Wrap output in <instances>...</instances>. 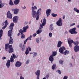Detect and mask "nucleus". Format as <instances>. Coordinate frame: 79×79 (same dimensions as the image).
Wrapping results in <instances>:
<instances>
[{"instance_id": "obj_1", "label": "nucleus", "mask_w": 79, "mask_h": 79, "mask_svg": "<svg viewBox=\"0 0 79 79\" xmlns=\"http://www.w3.org/2000/svg\"><path fill=\"white\" fill-rule=\"evenodd\" d=\"M37 7L34 6L31 7V15L34 18H36V20H39V16L41 15L40 11L42 10V9L40 8L39 9L37 12L35 11L34 10H37Z\"/></svg>"}, {"instance_id": "obj_2", "label": "nucleus", "mask_w": 79, "mask_h": 79, "mask_svg": "<svg viewBox=\"0 0 79 79\" xmlns=\"http://www.w3.org/2000/svg\"><path fill=\"white\" fill-rule=\"evenodd\" d=\"M13 27H14V23H12L10 24L9 27V29H11V30H9L8 31V36H9V37H10V41L9 42L10 44H13V40L12 38L11 37V34H12V30H13Z\"/></svg>"}, {"instance_id": "obj_3", "label": "nucleus", "mask_w": 79, "mask_h": 79, "mask_svg": "<svg viewBox=\"0 0 79 79\" xmlns=\"http://www.w3.org/2000/svg\"><path fill=\"white\" fill-rule=\"evenodd\" d=\"M68 42L69 45L70 47H72V43L74 44V45H75L77 46V45L79 44V42L77 41L75 42L74 41H73V40H71V38H69L68 39Z\"/></svg>"}, {"instance_id": "obj_4", "label": "nucleus", "mask_w": 79, "mask_h": 79, "mask_svg": "<svg viewBox=\"0 0 79 79\" xmlns=\"http://www.w3.org/2000/svg\"><path fill=\"white\" fill-rule=\"evenodd\" d=\"M44 19L43 20V22L42 24H40V27L39 28V29H41L43 28V27L46 24V19H45V17H44Z\"/></svg>"}, {"instance_id": "obj_5", "label": "nucleus", "mask_w": 79, "mask_h": 79, "mask_svg": "<svg viewBox=\"0 0 79 79\" xmlns=\"http://www.w3.org/2000/svg\"><path fill=\"white\" fill-rule=\"evenodd\" d=\"M28 27H29L28 25L26 27H24L23 28V30L21 29H20L19 31V32L21 33V34L22 32H26L27 31V30L28 29Z\"/></svg>"}, {"instance_id": "obj_6", "label": "nucleus", "mask_w": 79, "mask_h": 79, "mask_svg": "<svg viewBox=\"0 0 79 79\" xmlns=\"http://www.w3.org/2000/svg\"><path fill=\"white\" fill-rule=\"evenodd\" d=\"M56 24L58 26H61L63 25V20L61 18L59 19L56 22Z\"/></svg>"}, {"instance_id": "obj_7", "label": "nucleus", "mask_w": 79, "mask_h": 79, "mask_svg": "<svg viewBox=\"0 0 79 79\" xmlns=\"http://www.w3.org/2000/svg\"><path fill=\"white\" fill-rule=\"evenodd\" d=\"M76 27L71 29L69 30V32L72 34H77V32L76 31Z\"/></svg>"}, {"instance_id": "obj_8", "label": "nucleus", "mask_w": 79, "mask_h": 79, "mask_svg": "<svg viewBox=\"0 0 79 79\" xmlns=\"http://www.w3.org/2000/svg\"><path fill=\"white\" fill-rule=\"evenodd\" d=\"M6 15L7 18H9V19H12V16H13V15L11 14V13L10 12V11H8Z\"/></svg>"}, {"instance_id": "obj_9", "label": "nucleus", "mask_w": 79, "mask_h": 79, "mask_svg": "<svg viewBox=\"0 0 79 79\" xmlns=\"http://www.w3.org/2000/svg\"><path fill=\"white\" fill-rule=\"evenodd\" d=\"M11 47H12V45H10L8 46V48H9L8 52L9 53H13L14 52V49Z\"/></svg>"}, {"instance_id": "obj_10", "label": "nucleus", "mask_w": 79, "mask_h": 79, "mask_svg": "<svg viewBox=\"0 0 79 79\" xmlns=\"http://www.w3.org/2000/svg\"><path fill=\"white\" fill-rule=\"evenodd\" d=\"M19 19V17L18 16H14L13 18V20L14 23H18V20Z\"/></svg>"}, {"instance_id": "obj_11", "label": "nucleus", "mask_w": 79, "mask_h": 79, "mask_svg": "<svg viewBox=\"0 0 79 79\" xmlns=\"http://www.w3.org/2000/svg\"><path fill=\"white\" fill-rule=\"evenodd\" d=\"M16 58V55L15 54H13V56H11L10 59V63H13L14 62V59Z\"/></svg>"}, {"instance_id": "obj_12", "label": "nucleus", "mask_w": 79, "mask_h": 79, "mask_svg": "<svg viewBox=\"0 0 79 79\" xmlns=\"http://www.w3.org/2000/svg\"><path fill=\"white\" fill-rule=\"evenodd\" d=\"M64 50H65V48H64V46H63L62 47H60L59 49V52L62 54L63 53V51H64Z\"/></svg>"}, {"instance_id": "obj_13", "label": "nucleus", "mask_w": 79, "mask_h": 79, "mask_svg": "<svg viewBox=\"0 0 79 79\" xmlns=\"http://www.w3.org/2000/svg\"><path fill=\"white\" fill-rule=\"evenodd\" d=\"M6 66L8 69L10 68V66H11L10 60H7V62L6 63Z\"/></svg>"}, {"instance_id": "obj_14", "label": "nucleus", "mask_w": 79, "mask_h": 79, "mask_svg": "<svg viewBox=\"0 0 79 79\" xmlns=\"http://www.w3.org/2000/svg\"><path fill=\"white\" fill-rule=\"evenodd\" d=\"M51 12V9H47L46 11V13L47 15V17H48L50 15Z\"/></svg>"}, {"instance_id": "obj_15", "label": "nucleus", "mask_w": 79, "mask_h": 79, "mask_svg": "<svg viewBox=\"0 0 79 79\" xmlns=\"http://www.w3.org/2000/svg\"><path fill=\"white\" fill-rule=\"evenodd\" d=\"M22 63L19 61H17L16 62L15 66L16 67H20L21 66Z\"/></svg>"}, {"instance_id": "obj_16", "label": "nucleus", "mask_w": 79, "mask_h": 79, "mask_svg": "<svg viewBox=\"0 0 79 79\" xmlns=\"http://www.w3.org/2000/svg\"><path fill=\"white\" fill-rule=\"evenodd\" d=\"M74 51L75 52H79V46H75L74 48Z\"/></svg>"}, {"instance_id": "obj_17", "label": "nucleus", "mask_w": 79, "mask_h": 79, "mask_svg": "<svg viewBox=\"0 0 79 79\" xmlns=\"http://www.w3.org/2000/svg\"><path fill=\"white\" fill-rule=\"evenodd\" d=\"M5 23V26L2 27V29H5V28L6 27L8 24V20H6L4 22Z\"/></svg>"}, {"instance_id": "obj_18", "label": "nucleus", "mask_w": 79, "mask_h": 79, "mask_svg": "<svg viewBox=\"0 0 79 79\" xmlns=\"http://www.w3.org/2000/svg\"><path fill=\"white\" fill-rule=\"evenodd\" d=\"M19 9L15 8L14 10V14L15 15H18L19 13Z\"/></svg>"}, {"instance_id": "obj_19", "label": "nucleus", "mask_w": 79, "mask_h": 79, "mask_svg": "<svg viewBox=\"0 0 79 79\" xmlns=\"http://www.w3.org/2000/svg\"><path fill=\"white\" fill-rule=\"evenodd\" d=\"M54 56L53 55H51L49 58V60L50 61L52 62H52L54 60V59L53 58Z\"/></svg>"}, {"instance_id": "obj_20", "label": "nucleus", "mask_w": 79, "mask_h": 79, "mask_svg": "<svg viewBox=\"0 0 79 79\" xmlns=\"http://www.w3.org/2000/svg\"><path fill=\"white\" fill-rule=\"evenodd\" d=\"M63 43V42H61L60 41H59L58 42V43L57 44V47L58 48H60L61 47V44Z\"/></svg>"}, {"instance_id": "obj_21", "label": "nucleus", "mask_w": 79, "mask_h": 79, "mask_svg": "<svg viewBox=\"0 0 79 79\" xmlns=\"http://www.w3.org/2000/svg\"><path fill=\"white\" fill-rule=\"evenodd\" d=\"M19 2H20V0H15L14 1V4L16 5H18V4H19Z\"/></svg>"}, {"instance_id": "obj_22", "label": "nucleus", "mask_w": 79, "mask_h": 79, "mask_svg": "<svg viewBox=\"0 0 79 79\" xmlns=\"http://www.w3.org/2000/svg\"><path fill=\"white\" fill-rule=\"evenodd\" d=\"M49 29L50 31H53V24H51L50 26Z\"/></svg>"}, {"instance_id": "obj_23", "label": "nucleus", "mask_w": 79, "mask_h": 79, "mask_svg": "<svg viewBox=\"0 0 79 79\" xmlns=\"http://www.w3.org/2000/svg\"><path fill=\"white\" fill-rule=\"evenodd\" d=\"M8 45H9V44H6L5 46V49L6 51V52L8 51Z\"/></svg>"}, {"instance_id": "obj_24", "label": "nucleus", "mask_w": 79, "mask_h": 79, "mask_svg": "<svg viewBox=\"0 0 79 79\" xmlns=\"http://www.w3.org/2000/svg\"><path fill=\"white\" fill-rule=\"evenodd\" d=\"M35 74L37 76H40V70H38L35 73Z\"/></svg>"}, {"instance_id": "obj_25", "label": "nucleus", "mask_w": 79, "mask_h": 79, "mask_svg": "<svg viewBox=\"0 0 79 79\" xmlns=\"http://www.w3.org/2000/svg\"><path fill=\"white\" fill-rule=\"evenodd\" d=\"M69 51H68L67 50H65L64 53V55H68V54H69Z\"/></svg>"}, {"instance_id": "obj_26", "label": "nucleus", "mask_w": 79, "mask_h": 79, "mask_svg": "<svg viewBox=\"0 0 79 79\" xmlns=\"http://www.w3.org/2000/svg\"><path fill=\"white\" fill-rule=\"evenodd\" d=\"M42 30L39 29L36 31V33L37 34H40L41 32H42Z\"/></svg>"}, {"instance_id": "obj_27", "label": "nucleus", "mask_w": 79, "mask_h": 79, "mask_svg": "<svg viewBox=\"0 0 79 79\" xmlns=\"http://www.w3.org/2000/svg\"><path fill=\"white\" fill-rule=\"evenodd\" d=\"M3 30H0V37H2V35H3Z\"/></svg>"}, {"instance_id": "obj_28", "label": "nucleus", "mask_w": 79, "mask_h": 79, "mask_svg": "<svg viewBox=\"0 0 79 79\" xmlns=\"http://www.w3.org/2000/svg\"><path fill=\"white\" fill-rule=\"evenodd\" d=\"M29 49L28 48H27V49L25 51V54H26V55H27L28 54H29Z\"/></svg>"}, {"instance_id": "obj_29", "label": "nucleus", "mask_w": 79, "mask_h": 79, "mask_svg": "<svg viewBox=\"0 0 79 79\" xmlns=\"http://www.w3.org/2000/svg\"><path fill=\"white\" fill-rule=\"evenodd\" d=\"M9 5H11V6H13V5H14V4L12 1V0H10L9 2Z\"/></svg>"}, {"instance_id": "obj_30", "label": "nucleus", "mask_w": 79, "mask_h": 79, "mask_svg": "<svg viewBox=\"0 0 79 79\" xmlns=\"http://www.w3.org/2000/svg\"><path fill=\"white\" fill-rule=\"evenodd\" d=\"M57 54V52H53L52 53V55L53 56H56V54Z\"/></svg>"}, {"instance_id": "obj_31", "label": "nucleus", "mask_w": 79, "mask_h": 79, "mask_svg": "<svg viewBox=\"0 0 79 79\" xmlns=\"http://www.w3.org/2000/svg\"><path fill=\"white\" fill-rule=\"evenodd\" d=\"M4 6V3H2L0 4V8H3Z\"/></svg>"}, {"instance_id": "obj_32", "label": "nucleus", "mask_w": 79, "mask_h": 79, "mask_svg": "<svg viewBox=\"0 0 79 79\" xmlns=\"http://www.w3.org/2000/svg\"><path fill=\"white\" fill-rule=\"evenodd\" d=\"M52 16L53 17H56V16H58V15H57V14H55V13H53L52 14Z\"/></svg>"}, {"instance_id": "obj_33", "label": "nucleus", "mask_w": 79, "mask_h": 79, "mask_svg": "<svg viewBox=\"0 0 79 79\" xmlns=\"http://www.w3.org/2000/svg\"><path fill=\"white\" fill-rule=\"evenodd\" d=\"M63 60H60L59 61V63H60V64H63Z\"/></svg>"}, {"instance_id": "obj_34", "label": "nucleus", "mask_w": 79, "mask_h": 79, "mask_svg": "<svg viewBox=\"0 0 79 79\" xmlns=\"http://www.w3.org/2000/svg\"><path fill=\"white\" fill-rule=\"evenodd\" d=\"M55 67H56V65L55 64H53L52 66V69L54 70L55 69Z\"/></svg>"}, {"instance_id": "obj_35", "label": "nucleus", "mask_w": 79, "mask_h": 79, "mask_svg": "<svg viewBox=\"0 0 79 79\" xmlns=\"http://www.w3.org/2000/svg\"><path fill=\"white\" fill-rule=\"evenodd\" d=\"M32 38V35H30L29 37L27 39V40H31Z\"/></svg>"}, {"instance_id": "obj_36", "label": "nucleus", "mask_w": 79, "mask_h": 79, "mask_svg": "<svg viewBox=\"0 0 79 79\" xmlns=\"http://www.w3.org/2000/svg\"><path fill=\"white\" fill-rule=\"evenodd\" d=\"M29 61H30V60H27L26 62V64H28L29 63Z\"/></svg>"}, {"instance_id": "obj_37", "label": "nucleus", "mask_w": 79, "mask_h": 79, "mask_svg": "<svg viewBox=\"0 0 79 79\" xmlns=\"http://www.w3.org/2000/svg\"><path fill=\"white\" fill-rule=\"evenodd\" d=\"M21 38L22 39H24V37H25V35H24V34H23V33H21Z\"/></svg>"}, {"instance_id": "obj_38", "label": "nucleus", "mask_w": 79, "mask_h": 79, "mask_svg": "<svg viewBox=\"0 0 79 79\" xmlns=\"http://www.w3.org/2000/svg\"><path fill=\"white\" fill-rule=\"evenodd\" d=\"M49 36L50 37H52V33L50 32L49 34Z\"/></svg>"}, {"instance_id": "obj_39", "label": "nucleus", "mask_w": 79, "mask_h": 79, "mask_svg": "<svg viewBox=\"0 0 79 79\" xmlns=\"http://www.w3.org/2000/svg\"><path fill=\"white\" fill-rule=\"evenodd\" d=\"M36 41L37 44H39V38L36 39Z\"/></svg>"}, {"instance_id": "obj_40", "label": "nucleus", "mask_w": 79, "mask_h": 79, "mask_svg": "<svg viewBox=\"0 0 79 79\" xmlns=\"http://www.w3.org/2000/svg\"><path fill=\"white\" fill-rule=\"evenodd\" d=\"M23 47H22V51H24V50H25V48H24V45H23Z\"/></svg>"}, {"instance_id": "obj_41", "label": "nucleus", "mask_w": 79, "mask_h": 79, "mask_svg": "<svg viewBox=\"0 0 79 79\" xmlns=\"http://www.w3.org/2000/svg\"><path fill=\"white\" fill-rule=\"evenodd\" d=\"M20 79H24V77L22 76V75L21 74L20 77Z\"/></svg>"}, {"instance_id": "obj_42", "label": "nucleus", "mask_w": 79, "mask_h": 79, "mask_svg": "<svg viewBox=\"0 0 79 79\" xmlns=\"http://www.w3.org/2000/svg\"><path fill=\"white\" fill-rule=\"evenodd\" d=\"M75 24H76V23H73L72 24H71L70 25V27H71V26H74Z\"/></svg>"}, {"instance_id": "obj_43", "label": "nucleus", "mask_w": 79, "mask_h": 79, "mask_svg": "<svg viewBox=\"0 0 79 79\" xmlns=\"http://www.w3.org/2000/svg\"><path fill=\"white\" fill-rule=\"evenodd\" d=\"M57 72L59 74H61V72L60 70H57Z\"/></svg>"}, {"instance_id": "obj_44", "label": "nucleus", "mask_w": 79, "mask_h": 79, "mask_svg": "<svg viewBox=\"0 0 79 79\" xmlns=\"http://www.w3.org/2000/svg\"><path fill=\"white\" fill-rule=\"evenodd\" d=\"M69 66L70 67H71V68L72 67H73V64H72V63H70Z\"/></svg>"}, {"instance_id": "obj_45", "label": "nucleus", "mask_w": 79, "mask_h": 79, "mask_svg": "<svg viewBox=\"0 0 79 79\" xmlns=\"http://www.w3.org/2000/svg\"><path fill=\"white\" fill-rule=\"evenodd\" d=\"M77 10H78L77 9V8H75L73 9V10L74 11H76V12H77Z\"/></svg>"}, {"instance_id": "obj_46", "label": "nucleus", "mask_w": 79, "mask_h": 79, "mask_svg": "<svg viewBox=\"0 0 79 79\" xmlns=\"http://www.w3.org/2000/svg\"><path fill=\"white\" fill-rule=\"evenodd\" d=\"M27 40H28L27 39L24 40V44H26V42H27Z\"/></svg>"}, {"instance_id": "obj_47", "label": "nucleus", "mask_w": 79, "mask_h": 79, "mask_svg": "<svg viewBox=\"0 0 79 79\" xmlns=\"http://www.w3.org/2000/svg\"><path fill=\"white\" fill-rule=\"evenodd\" d=\"M26 7H25V6L22 7V10H24V9H26Z\"/></svg>"}, {"instance_id": "obj_48", "label": "nucleus", "mask_w": 79, "mask_h": 79, "mask_svg": "<svg viewBox=\"0 0 79 79\" xmlns=\"http://www.w3.org/2000/svg\"><path fill=\"white\" fill-rule=\"evenodd\" d=\"M37 53L36 52H34V56H37Z\"/></svg>"}, {"instance_id": "obj_49", "label": "nucleus", "mask_w": 79, "mask_h": 79, "mask_svg": "<svg viewBox=\"0 0 79 79\" xmlns=\"http://www.w3.org/2000/svg\"><path fill=\"white\" fill-rule=\"evenodd\" d=\"M28 48L29 49V52H31V49L30 48L29 46L28 47Z\"/></svg>"}, {"instance_id": "obj_50", "label": "nucleus", "mask_w": 79, "mask_h": 79, "mask_svg": "<svg viewBox=\"0 0 79 79\" xmlns=\"http://www.w3.org/2000/svg\"><path fill=\"white\" fill-rule=\"evenodd\" d=\"M68 79V77L67 76H65L64 77L63 79Z\"/></svg>"}, {"instance_id": "obj_51", "label": "nucleus", "mask_w": 79, "mask_h": 79, "mask_svg": "<svg viewBox=\"0 0 79 79\" xmlns=\"http://www.w3.org/2000/svg\"><path fill=\"white\" fill-rule=\"evenodd\" d=\"M37 35V34L36 33H34L33 35V37H35Z\"/></svg>"}, {"instance_id": "obj_52", "label": "nucleus", "mask_w": 79, "mask_h": 79, "mask_svg": "<svg viewBox=\"0 0 79 79\" xmlns=\"http://www.w3.org/2000/svg\"><path fill=\"white\" fill-rule=\"evenodd\" d=\"M6 57H5V56H3L2 57V60H5V59H6Z\"/></svg>"}, {"instance_id": "obj_53", "label": "nucleus", "mask_w": 79, "mask_h": 79, "mask_svg": "<svg viewBox=\"0 0 79 79\" xmlns=\"http://www.w3.org/2000/svg\"><path fill=\"white\" fill-rule=\"evenodd\" d=\"M28 23V22L27 21H26L24 22V24H27V23Z\"/></svg>"}, {"instance_id": "obj_54", "label": "nucleus", "mask_w": 79, "mask_h": 79, "mask_svg": "<svg viewBox=\"0 0 79 79\" xmlns=\"http://www.w3.org/2000/svg\"><path fill=\"white\" fill-rule=\"evenodd\" d=\"M40 75H37L36 79H39V77Z\"/></svg>"}, {"instance_id": "obj_55", "label": "nucleus", "mask_w": 79, "mask_h": 79, "mask_svg": "<svg viewBox=\"0 0 79 79\" xmlns=\"http://www.w3.org/2000/svg\"><path fill=\"white\" fill-rule=\"evenodd\" d=\"M31 5L33 6L34 5V2H32L31 4Z\"/></svg>"}, {"instance_id": "obj_56", "label": "nucleus", "mask_w": 79, "mask_h": 79, "mask_svg": "<svg viewBox=\"0 0 79 79\" xmlns=\"http://www.w3.org/2000/svg\"><path fill=\"white\" fill-rule=\"evenodd\" d=\"M46 77H49V74H48L46 75Z\"/></svg>"}, {"instance_id": "obj_57", "label": "nucleus", "mask_w": 79, "mask_h": 79, "mask_svg": "<svg viewBox=\"0 0 79 79\" xmlns=\"http://www.w3.org/2000/svg\"><path fill=\"white\" fill-rule=\"evenodd\" d=\"M65 18V15H64L63 17V19H64Z\"/></svg>"}, {"instance_id": "obj_58", "label": "nucleus", "mask_w": 79, "mask_h": 79, "mask_svg": "<svg viewBox=\"0 0 79 79\" xmlns=\"http://www.w3.org/2000/svg\"><path fill=\"white\" fill-rule=\"evenodd\" d=\"M55 1V3H57L58 2V1L57 0H54Z\"/></svg>"}, {"instance_id": "obj_59", "label": "nucleus", "mask_w": 79, "mask_h": 79, "mask_svg": "<svg viewBox=\"0 0 79 79\" xmlns=\"http://www.w3.org/2000/svg\"><path fill=\"white\" fill-rule=\"evenodd\" d=\"M77 28H79V24L77 26Z\"/></svg>"}, {"instance_id": "obj_60", "label": "nucleus", "mask_w": 79, "mask_h": 79, "mask_svg": "<svg viewBox=\"0 0 79 79\" xmlns=\"http://www.w3.org/2000/svg\"><path fill=\"white\" fill-rule=\"evenodd\" d=\"M77 13H79V10H77Z\"/></svg>"}, {"instance_id": "obj_61", "label": "nucleus", "mask_w": 79, "mask_h": 79, "mask_svg": "<svg viewBox=\"0 0 79 79\" xmlns=\"http://www.w3.org/2000/svg\"><path fill=\"white\" fill-rule=\"evenodd\" d=\"M20 35V33H18L17 34V36H19Z\"/></svg>"}, {"instance_id": "obj_62", "label": "nucleus", "mask_w": 79, "mask_h": 79, "mask_svg": "<svg viewBox=\"0 0 79 79\" xmlns=\"http://www.w3.org/2000/svg\"><path fill=\"white\" fill-rule=\"evenodd\" d=\"M72 0H68V2H71V1Z\"/></svg>"}, {"instance_id": "obj_63", "label": "nucleus", "mask_w": 79, "mask_h": 79, "mask_svg": "<svg viewBox=\"0 0 79 79\" xmlns=\"http://www.w3.org/2000/svg\"><path fill=\"white\" fill-rule=\"evenodd\" d=\"M2 1L1 0H0V3H2Z\"/></svg>"}, {"instance_id": "obj_64", "label": "nucleus", "mask_w": 79, "mask_h": 79, "mask_svg": "<svg viewBox=\"0 0 79 79\" xmlns=\"http://www.w3.org/2000/svg\"><path fill=\"white\" fill-rule=\"evenodd\" d=\"M43 79H46V77H44L43 78Z\"/></svg>"}]
</instances>
